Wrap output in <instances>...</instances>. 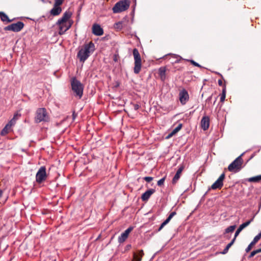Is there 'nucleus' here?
<instances>
[{
	"label": "nucleus",
	"instance_id": "2f4dec72",
	"mask_svg": "<svg viewBox=\"0 0 261 261\" xmlns=\"http://www.w3.org/2000/svg\"><path fill=\"white\" fill-rule=\"evenodd\" d=\"M182 127V124H179L177 127H176L172 132L175 135L178 131H179Z\"/></svg>",
	"mask_w": 261,
	"mask_h": 261
},
{
	"label": "nucleus",
	"instance_id": "39448f33",
	"mask_svg": "<svg viewBox=\"0 0 261 261\" xmlns=\"http://www.w3.org/2000/svg\"><path fill=\"white\" fill-rule=\"evenodd\" d=\"M129 0H122L117 2L113 7L112 10L114 13H118L126 10L129 7Z\"/></svg>",
	"mask_w": 261,
	"mask_h": 261
},
{
	"label": "nucleus",
	"instance_id": "4c0bfd02",
	"mask_svg": "<svg viewBox=\"0 0 261 261\" xmlns=\"http://www.w3.org/2000/svg\"><path fill=\"white\" fill-rule=\"evenodd\" d=\"M242 231V230L239 227L237 230H236L234 234V238H236V237L239 235V234L240 233V232Z\"/></svg>",
	"mask_w": 261,
	"mask_h": 261
},
{
	"label": "nucleus",
	"instance_id": "f257e3e1",
	"mask_svg": "<svg viewBox=\"0 0 261 261\" xmlns=\"http://www.w3.org/2000/svg\"><path fill=\"white\" fill-rule=\"evenodd\" d=\"M72 13L70 11H66L62 17L58 19L56 25L59 28V34L60 35L64 34L71 27L72 21L70 19Z\"/></svg>",
	"mask_w": 261,
	"mask_h": 261
},
{
	"label": "nucleus",
	"instance_id": "5701e85b",
	"mask_svg": "<svg viewBox=\"0 0 261 261\" xmlns=\"http://www.w3.org/2000/svg\"><path fill=\"white\" fill-rule=\"evenodd\" d=\"M10 129H11V127L6 124V126L4 127V128L2 130L1 132V136L6 135L10 132Z\"/></svg>",
	"mask_w": 261,
	"mask_h": 261
},
{
	"label": "nucleus",
	"instance_id": "72a5a7b5",
	"mask_svg": "<svg viewBox=\"0 0 261 261\" xmlns=\"http://www.w3.org/2000/svg\"><path fill=\"white\" fill-rule=\"evenodd\" d=\"M252 242H251L250 244L248 246V247L246 248L245 251L246 252H249L251 249H252V247L254 245Z\"/></svg>",
	"mask_w": 261,
	"mask_h": 261
},
{
	"label": "nucleus",
	"instance_id": "6ab92c4d",
	"mask_svg": "<svg viewBox=\"0 0 261 261\" xmlns=\"http://www.w3.org/2000/svg\"><path fill=\"white\" fill-rule=\"evenodd\" d=\"M166 69L165 67H161L159 69V74L162 81H164L166 79Z\"/></svg>",
	"mask_w": 261,
	"mask_h": 261
},
{
	"label": "nucleus",
	"instance_id": "f704fd0d",
	"mask_svg": "<svg viewBox=\"0 0 261 261\" xmlns=\"http://www.w3.org/2000/svg\"><path fill=\"white\" fill-rule=\"evenodd\" d=\"M184 167L183 165H180L179 168L178 169L176 173H178L180 175L182 170H184Z\"/></svg>",
	"mask_w": 261,
	"mask_h": 261
},
{
	"label": "nucleus",
	"instance_id": "cd10ccee",
	"mask_svg": "<svg viewBox=\"0 0 261 261\" xmlns=\"http://www.w3.org/2000/svg\"><path fill=\"white\" fill-rule=\"evenodd\" d=\"M180 177V175L179 174H178V173H176V174H175L174 176L173 177V178L172 179V183L174 185L176 184L177 182L178 181V180H179Z\"/></svg>",
	"mask_w": 261,
	"mask_h": 261
},
{
	"label": "nucleus",
	"instance_id": "9d476101",
	"mask_svg": "<svg viewBox=\"0 0 261 261\" xmlns=\"http://www.w3.org/2000/svg\"><path fill=\"white\" fill-rule=\"evenodd\" d=\"M179 100L182 105H185L189 100V95L185 89H182L179 92Z\"/></svg>",
	"mask_w": 261,
	"mask_h": 261
},
{
	"label": "nucleus",
	"instance_id": "c756f323",
	"mask_svg": "<svg viewBox=\"0 0 261 261\" xmlns=\"http://www.w3.org/2000/svg\"><path fill=\"white\" fill-rule=\"evenodd\" d=\"M236 228V226L235 225H231V226H230L229 227H228L226 229H225V233H229V232H233L234 231V230Z\"/></svg>",
	"mask_w": 261,
	"mask_h": 261
},
{
	"label": "nucleus",
	"instance_id": "ddd939ff",
	"mask_svg": "<svg viewBox=\"0 0 261 261\" xmlns=\"http://www.w3.org/2000/svg\"><path fill=\"white\" fill-rule=\"evenodd\" d=\"M92 33L96 36H101L103 34V29L97 24H94L92 26Z\"/></svg>",
	"mask_w": 261,
	"mask_h": 261
},
{
	"label": "nucleus",
	"instance_id": "e433bc0d",
	"mask_svg": "<svg viewBox=\"0 0 261 261\" xmlns=\"http://www.w3.org/2000/svg\"><path fill=\"white\" fill-rule=\"evenodd\" d=\"M144 179L147 182H149L153 179V178L150 176H146L144 177Z\"/></svg>",
	"mask_w": 261,
	"mask_h": 261
},
{
	"label": "nucleus",
	"instance_id": "a19ab883",
	"mask_svg": "<svg viewBox=\"0 0 261 261\" xmlns=\"http://www.w3.org/2000/svg\"><path fill=\"white\" fill-rule=\"evenodd\" d=\"M76 117V114L74 112H73L72 113V118H73V120L75 119Z\"/></svg>",
	"mask_w": 261,
	"mask_h": 261
},
{
	"label": "nucleus",
	"instance_id": "412c9836",
	"mask_svg": "<svg viewBox=\"0 0 261 261\" xmlns=\"http://www.w3.org/2000/svg\"><path fill=\"white\" fill-rule=\"evenodd\" d=\"M0 16L2 21H7L8 22H10L12 21V20L10 19L8 16L4 12H0Z\"/></svg>",
	"mask_w": 261,
	"mask_h": 261
},
{
	"label": "nucleus",
	"instance_id": "7ed1b4c3",
	"mask_svg": "<svg viewBox=\"0 0 261 261\" xmlns=\"http://www.w3.org/2000/svg\"><path fill=\"white\" fill-rule=\"evenodd\" d=\"M71 86L74 95L80 99L83 94L84 86L75 77H73L71 80Z\"/></svg>",
	"mask_w": 261,
	"mask_h": 261
},
{
	"label": "nucleus",
	"instance_id": "9b49d317",
	"mask_svg": "<svg viewBox=\"0 0 261 261\" xmlns=\"http://www.w3.org/2000/svg\"><path fill=\"white\" fill-rule=\"evenodd\" d=\"M225 178V173H223L218 179L212 185L211 188L213 190L220 189L223 186V180Z\"/></svg>",
	"mask_w": 261,
	"mask_h": 261
},
{
	"label": "nucleus",
	"instance_id": "393cba45",
	"mask_svg": "<svg viewBox=\"0 0 261 261\" xmlns=\"http://www.w3.org/2000/svg\"><path fill=\"white\" fill-rule=\"evenodd\" d=\"M261 180V175L250 177L248 179V181L250 182H258Z\"/></svg>",
	"mask_w": 261,
	"mask_h": 261
},
{
	"label": "nucleus",
	"instance_id": "f3484780",
	"mask_svg": "<svg viewBox=\"0 0 261 261\" xmlns=\"http://www.w3.org/2000/svg\"><path fill=\"white\" fill-rule=\"evenodd\" d=\"M176 212H171L169 216L168 217V218L166 219V220H165L162 224L161 225H160V227L158 229V231H160L162 230V229L171 220V219L176 215Z\"/></svg>",
	"mask_w": 261,
	"mask_h": 261
},
{
	"label": "nucleus",
	"instance_id": "a18cd8bd",
	"mask_svg": "<svg viewBox=\"0 0 261 261\" xmlns=\"http://www.w3.org/2000/svg\"><path fill=\"white\" fill-rule=\"evenodd\" d=\"M3 195V191L0 190V198Z\"/></svg>",
	"mask_w": 261,
	"mask_h": 261
},
{
	"label": "nucleus",
	"instance_id": "dca6fc26",
	"mask_svg": "<svg viewBox=\"0 0 261 261\" xmlns=\"http://www.w3.org/2000/svg\"><path fill=\"white\" fill-rule=\"evenodd\" d=\"M60 5L55 3L53 9L50 11V14L53 16L59 15L62 12V9L60 7Z\"/></svg>",
	"mask_w": 261,
	"mask_h": 261
},
{
	"label": "nucleus",
	"instance_id": "bb28decb",
	"mask_svg": "<svg viewBox=\"0 0 261 261\" xmlns=\"http://www.w3.org/2000/svg\"><path fill=\"white\" fill-rule=\"evenodd\" d=\"M226 97V87H224L222 90V93L220 97V101L223 102Z\"/></svg>",
	"mask_w": 261,
	"mask_h": 261
},
{
	"label": "nucleus",
	"instance_id": "7c9ffc66",
	"mask_svg": "<svg viewBox=\"0 0 261 261\" xmlns=\"http://www.w3.org/2000/svg\"><path fill=\"white\" fill-rule=\"evenodd\" d=\"M261 252V248L252 251L249 255V257L251 258L253 257L256 254Z\"/></svg>",
	"mask_w": 261,
	"mask_h": 261
},
{
	"label": "nucleus",
	"instance_id": "6e6552de",
	"mask_svg": "<svg viewBox=\"0 0 261 261\" xmlns=\"http://www.w3.org/2000/svg\"><path fill=\"white\" fill-rule=\"evenodd\" d=\"M24 23L21 21H18L16 23H12L4 28L5 31H11L14 32H20L24 27Z\"/></svg>",
	"mask_w": 261,
	"mask_h": 261
},
{
	"label": "nucleus",
	"instance_id": "79ce46f5",
	"mask_svg": "<svg viewBox=\"0 0 261 261\" xmlns=\"http://www.w3.org/2000/svg\"><path fill=\"white\" fill-rule=\"evenodd\" d=\"M174 134L172 132H171V133H170L168 136H167V138H169L170 137H171L172 136H173Z\"/></svg>",
	"mask_w": 261,
	"mask_h": 261
},
{
	"label": "nucleus",
	"instance_id": "a211bd4d",
	"mask_svg": "<svg viewBox=\"0 0 261 261\" xmlns=\"http://www.w3.org/2000/svg\"><path fill=\"white\" fill-rule=\"evenodd\" d=\"M21 116V114H19L18 113H15L12 119H11L9 122L7 124V125H8L9 127H11L12 126H14L16 122V121L18 119V118Z\"/></svg>",
	"mask_w": 261,
	"mask_h": 261
},
{
	"label": "nucleus",
	"instance_id": "423d86ee",
	"mask_svg": "<svg viewBox=\"0 0 261 261\" xmlns=\"http://www.w3.org/2000/svg\"><path fill=\"white\" fill-rule=\"evenodd\" d=\"M244 153L241 154L239 156L236 158L228 167V170L230 172H238L242 167L243 163V160L242 158Z\"/></svg>",
	"mask_w": 261,
	"mask_h": 261
},
{
	"label": "nucleus",
	"instance_id": "c9c22d12",
	"mask_svg": "<svg viewBox=\"0 0 261 261\" xmlns=\"http://www.w3.org/2000/svg\"><path fill=\"white\" fill-rule=\"evenodd\" d=\"M191 63L195 66L200 67L201 66L197 62H195L194 60H189Z\"/></svg>",
	"mask_w": 261,
	"mask_h": 261
},
{
	"label": "nucleus",
	"instance_id": "aec40b11",
	"mask_svg": "<svg viewBox=\"0 0 261 261\" xmlns=\"http://www.w3.org/2000/svg\"><path fill=\"white\" fill-rule=\"evenodd\" d=\"M143 255L144 253L142 250H140L138 254L135 253L134 254V259L135 261H141Z\"/></svg>",
	"mask_w": 261,
	"mask_h": 261
},
{
	"label": "nucleus",
	"instance_id": "ea45409f",
	"mask_svg": "<svg viewBox=\"0 0 261 261\" xmlns=\"http://www.w3.org/2000/svg\"><path fill=\"white\" fill-rule=\"evenodd\" d=\"M140 106L138 104H136L134 105V109L135 110H137L139 109Z\"/></svg>",
	"mask_w": 261,
	"mask_h": 261
},
{
	"label": "nucleus",
	"instance_id": "473e14b6",
	"mask_svg": "<svg viewBox=\"0 0 261 261\" xmlns=\"http://www.w3.org/2000/svg\"><path fill=\"white\" fill-rule=\"evenodd\" d=\"M165 178H166V177L165 176V177H163L162 178L160 179L159 180H158V183H157L158 186H162L164 183Z\"/></svg>",
	"mask_w": 261,
	"mask_h": 261
},
{
	"label": "nucleus",
	"instance_id": "4468645a",
	"mask_svg": "<svg viewBox=\"0 0 261 261\" xmlns=\"http://www.w3.org/2000/svg\"><path fill=\"white\" fill-rule=\"evenodd\" d=\"M210 126V118L208 116H203L201 120V126L204 130H207Z\"/></svg>",
	"mask_w": 261,
	"mask_h": 261
},
{
	"label": "nucleus",
	"instance_id": "4be33fe9",
	"mask_svg": "<svg viewBox=\"0 0 261 261\" xmlns=\"http://www.w3.org/2000/svg\"><path fill=\"white\" fill-rule=\"evenodd\" d=\"M234 241H235V238H233V239L231 240V241L229 243H228V244L227 245V246H226L225 248V249L223 250V251H222V254H226V253L228 252V250H229V248H230V247L232 245V244L234 243Z\"/></svg>",
	"mask_w": 261,
	"mask_h": 261
},
{
	"label": "nucleus",
	"instance_id": "49530a36",
	"mask_svg": "<svg viewBox=\"0 0 261 261\" xmlns=\"http://www.w3.org/2000/svg\"><path fill=\"white\" fill-rule=\"evenodd\" d=\"M174 56L176 58H178L180 57L179 56L177 55H174Z\"/></svg>",
	"mask_w": 261,
	"mask_h": 261
},
{
	"label": "nucleus",
	"instance_id": "a878e982",
	"mask_svg": "<svg viewBox=\"0 0 261 261\" xmlns=\"http://www.w3.org/2000/svg\"><path fill=\"white\" fill-rule=\"evenodd\" d=\"M123 27V23L122 21L116 22L114 24L115 29L118 30H121Z\"/></svg>",
	"mask_w": 261,
	"mask_h": 261
},
{
	"label": "nucleus",
	"instance_id": "1a4fd4ad",
	"mask_svg": "<svg viewBox=\"0 0 261 261\" xmlns=\"http://www.w3.org/2000/svg\"><path fill=\"white\" fill-rule=\"evenodd\" d=\"M46 177V168L42 166L40 168L36 175V180L38 183H41L45 180Z\"/></svg>",
	"mask_w": 261,
	"mask_h": 261
},
{
	"label": "nucleus",
	"instance_id": "c85d7f7f",
	"mask_svg": "<svg viewBox=\"0 0 261 261\" xmlns=\"http://www.w3.org/2000/svg\"><path fill=\"white\" fill-rule=\"evenodd\" d=\"M261 238V232H259L257 235H256L253 239V241L251 242L254 244H255Z\"/></svg>",
	"mask_w": 261,
	"mask_h": 261
},
{
	"label": "nucleus",
	"instance_id": "0eeeda50",
	"mask_svg": "<svg viewBox=\"0 0 261 261\" xmlns=\"http://www.w3.org/2000/svg\"><path fill=\"white\" fill-rule=\"evenodd\" d=\"M133 54L135 60L134 72L135 74H138L140 72L142 67L141 56L137 48L133 49Z\"/></svg>",
	"mask_w": 261,
	"mask_h": 261
},
{
	"label": "nucleus",
	"instance_id": "2eb2a0df",
	"mask_svg": "<svg viewBox=\"0 0 261 261\" xmlns=\"http://www.w3.org/2000/svg\"><path fill=\"white\" fill-rule=\"evenodd\" d=\"M155 192V190L153 189H150L147 190L141 196V199L143 201H147L151 195Z\"/></svg>",
	"mask_w": 261,
	"mask_h": 261
},
{
	"label": "nucleus",
	"instance_id": "b1692460",
	"mask_svg": "<svg viewBox=\"0 0 261 261\" xmlns=\"http://www.w3.org/2000/svg\"><path fill=\"white\" fill-rule=\"evenodd\" d=\"M253 220V218L247 221V222L243 223V224L240 225L239 227L242 230L244 228L248 226Z\"/></svg>",
	"mask_w": 261,
	"mask_h": 261
},
{
	"label": "nucleus",
	"instance_id": "58836bf2",
	"mask_svg": "<svg viewBox=\"0 0 261 261\" xmlns=\"http://www.w3.org/2000/svg\"><path fill=\"white\" fill-rule=\"evenodd\" d=\"M55 3L57 5H62L63 3V0H55Z\"/></svg>",
	"mask_w": 261,
	"mask_h": 261
},
{
	"label": "nucleus",
	"instance_id": "20e7f679",
	"mask_svg": "<svg viewBox=\"0 0 261 261\" xmlns=\"http://www.w3.org/2000/svg\"><path fill=\"white\" fill-rule=\"evenodd\" d=\"M49 120V116L47 113L46 109L39 108L37 110L36 112V116L35 117V121L36 123H40L41 122H48Z\"/></svg>",
	"mask_w": 261,
	"mask_h": 261
},
{
	"label": "nucleus",
	"instance_id": "f03ea898",
	"mask_svg": "<svg viewBox=\"0 0 261 261\" xmlns=\"http://www.w3.org/2000/svg\"><path fill=\"white\" fill-rule=\"evenodd\" d=\"M95 50V45L92 42L85 44L79 51L77 57L81 62H84Z\"/></svg>",
	"mask_w": 261,
	"mask_h": 261
},
{
	"label": "nucleus",
	"instance_id": "f8f14e48",
	"mask_svg": "<svg viewBox=\"0 0 261 261\" xmlns=\"http://www.w3.org/2000/svg\"><path fill=\"white\" fill-rule=\"evenodd\" d=\"M133 227H129L124 232L122 233L118 237V241L119 243H123L128 238L129 233L133 230Z\"/></svg>",
	"mask_w": 261,
	"mask_h": 261
},
{
	"label": "nucleus",
	"instance_id": "de8ad7c7",
	"mask_svg": "<svg viewBox=\"0 0 261 261\" xmlns=\"http://www.w3.org/2000/svg\"><path fill=\"white\" fill-rule=\"evenodd\" d=\"M42 2H44V0H41Z\"/></svg>",
	"mask_w": 261,
	"mask_h": 261
},
{
	"label": "nucleus",
	"instance_id": "37998d69",
	"mask_svg": "<svg viewBox=\"0 0 261 261\" xmlns=\"http://www.w3.org/2000/svg\"><path fill=\"white\" fill-rule=\"evenodd\" d=\"M218 84H219V86H222L223 82H222V81L221 80H218Z\"/></svg>",
	"mask_w": 261,
	"mask_h": 261
},
{
	"label": "nucleus",
	"instance_id": "c03bdc74",
	"mask_svg": "<svg viewBox=\"0 0 261 261\" xmlns=\"http://www.w3.org/2000/svg\"><path fill=\"white\" fill-rule=\"evenodd\" d=\"M131 248V245L128 244L126 246V250H129Z\"/></svg>",
	"mask_w": 261,
	"mask_h": 261
}]
</instances>
